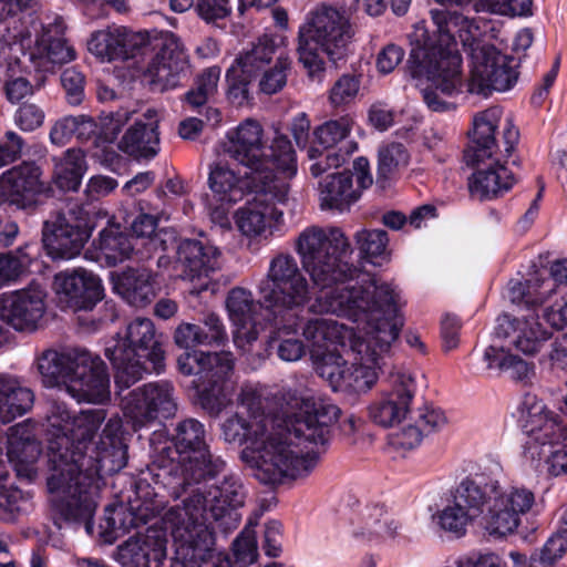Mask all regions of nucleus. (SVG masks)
Segmentation results:
<instances>
[{"label":"nucleus","instance_id":"43","mask_svg":"<svg viewBox=\"0 0 567 567\" xmlns=\"http://www.w3.org/2000/svg\"><path fill=\"white\" fill-rule=\"evenodd\" d=\"M442 6L464 8L474 2L476 12L503 17H523L532 13V0H434Z\"/></svg>","mask_w":567,"mask_h":567},{"label":"nucleus","instance_id":"30","mask_svg":"<svg viewBox=\"0 0 567 567\" xmlns=\"http://www.w3.org/2000/svg\"><path fill=\"white\" fill-rule=\"evenodd\" d=\"M43 189L41 169L34 163H23L0 177V200L19 208L29 207Z\"/></svg>","mask_w":567,"mask_h":567},{"label":"nucleus","instance_id":"33","mask_svg":"<svg viewBox=\"0 0 567 567\" xmlns=\"http://www.w3.org/2000/svg\"><path fill=\"white\" fill-rule=\"evenodd\" d=\"M159 117L154 109L146 110L118 142V148L131 157L152 158L159 151Z\"/></svg>","mask_w":567,"mask_h":567},{"label":"nucleus","instance_id":"53","mask_svg":"<svg viewBox=\"0 0 567 567\" xmlns=\"http://www.w3.org/2000/svg\"><path fill=\"white\" fill-rule=\"evenodd\" d=\"M150 395L147 394V384L131 391L122 400V410L124 415L132 421L134 426H144L148 424Z\"/></svg>","mask_w":567,"mask_h":567},{"label":"nucleus","instance_id":"28","mask_svg":"<svg viewBox=\"0 0 567 567\" xmlns=\"http://www.w3.org/2000/svg\"><path fill=\"white\" fill-rule=\"evenodd\" d=\"M167 538L162 529L150 527L118 546L116 558L125 567H163Z\"/></svg>","mask_w":567,"mask_h":567},{"label":"nucleus","instance_id":"58","mask_svg":"<svg viewBox=\"0 0 567 567\" xmlns=\"http://www.w3.org/2000/svg\"><path fill=\"white\" fill-rule=\"evenodd\" d=\"M308 157L312 161L309 169L313 177H318L331 168H338L344 162V157L339 152L323 150L315 144L309 147Z\"/></svg>","mask_w":567,"mask_h":567},{"label":"nucleus","instance_id":"11","mask_svg":"<svg viewBox=\"0 0 567 567\" xmlns=\"http://www.w3.org/2000/svg\"><path fill=\"white\" fill-rule=\"evenodd\" d=\"M105 355L116 370L115 385L120 390L130 388L143 378L146 371L143 360L152 362L156 372L162 371L164 367V350L155 326L148 318H136L131 321L124 336L105 349Z\"/></svg>","mask_w":567,"mask_h":567},{"label":"nucleus","instance_id":"61","mask_svg":"<svg viewBox=\"0 0 567 567\" xmlns=\"http://www.w3.org/2000/svg\"><path fill=\"white\" fill-rule=\"evenodd\" d=\"M195 9L205 22L216 25L231 13L230 0H196Z\"/></svg>","mask_w":567,"mask_h":567},{"label":"nucleus","instance_id":"54","mask_svg":"<svg viewBox=\"0 0 567 567\" xmlns=\"http://www.w3.org/2000/svg\"><path fill=\"white\" fill-rule=\"evenodd\" d=\"M361 80L354 74H342L333 83L328 93V101L332 107L351 104L360 92Z\"/></svg>","mask_w":567,"mask_h":567},{"label":"nucleus","instance_id":"22","mask_svg":"<svg viewBox=\"0 0 567 567\" xmlns=\"http://www.w3.org/2000/svg\"><path fill=\"white\" fill-rule=\"evenodd\" d=\"M47 291L39 284L0 295V318L19 332H34L43 327Z\"/></svg>","mask_w":567,"mask_h":567},{"label":"nucleus","instance_id":"3","mask_svg":"<svg viewBox=\"0 0 567 567\" xmlns=\"http://www.w3.org/2000/svg\"><path fill=\"white\" fill-rule=\"evenodd\" d=\"M285 419L271 415L266 425H255L250 446L244 447L243 462L264 484H281L308 476L318 464L329 440L330 425L341 410L330 403L289 394Z\"/></svg>","mask_w":567,"mask_h":567},{"label":"nucleus","instance_id":"13","mask_svg":"<svg viewBox=\"0 0 567 567\" xmlns=\"http://www.w3.org/2000/svg\"><path fill=\"white\" fill-rule=\"evenodd\" d=\"M528 440L524 455L538 472L558 476L567 472V451L561 442L563 427L544 404H535L526 420Z\"/></svg>","mask_w":567,"mask_h":567},{"label":"nucleus","instance_id":"34","mask_svg":"<svg viewBox=\"0 0 567 567\" xmlns=\"http://www.w3.org/2000/svg\"><path fill=\"white\" fill-rule=\"evenodd\" d=\"M145 33H133L122 27H109L92 34L87 45L96 56L112 61L128 58V48L146 42Z\"/></svg>","mask_w":567,"mask_h":567},{"label":"nucleus","instance_id":"63","mask_svg":"<svg viewBox=\"0 0 567 567\" xmlns=\"http://www.w3.org/2000/svg\"><path fill=\"white\" fill-rule=\"evenodd\" d=\"M44 111L34 103H23L14 113V123L23 132H33L42 126Z\"/></svg>","mask_w":567,"mask_h":567},{"label":"nucleus","instance_id":"2","mask_svg":"<svg viewBox=\"0 0 567 567\" xmlns=\"http://www.w3.org/2000/svg\"><path fill=\"white\" fill-rule=\"evenodd\" d=\"M400 292L383 280H368L319 296L310 306L315 313H330L362 324V336L350 341L352 359L326 352L316 362L317 373L336 392L365 393L379 379L403 328Z\"/></svg>","mask_w":567,"mask_h":567},{"label":"nucleus","instance_id":"45","mask_svg":"<svg viewBox=\"0 0 567 567\" xmlns=\"http://www.w3.org/2000/svg\"><path fill=\"white\" fill-rule=\"evenodd\" d=\"M271 415H254L245 419L239 414L227 417L221 424V436L228 443L250 446L255 425H266Z\"/></svg>","mask_w":567,"mask_h":567},{"label":"nucleus","instance_id":"1","mask_svg":"<svg viewBox=\"0 0 567 567\" xmlns=\"http://www.w3.org/2000/svg\"><path fill=\"white\" fill-rule=\"evenodd\" d=\"M105 420L103 409L73 413L63 402H52L48 409V489L59 527L60 522H84L90 533L102 474L116 473L126 465L127 451L118 416L110 417L99 441L93 442Z\"/></svg>","mask_w":567,"mask_h":567},{"label":"nucleus","instance_id":"27","mask_svg":"<svg viewBox=\"0 0 567 567\" xmlns=\"http://www.w3.org/2000/svg\"><path fill=\"white\" fill-rule=\"evenodd\" d=\"M226 307L235 326L234 342L246 350L247 346L257 340L261 330L258 321L261 305L254 299L250 290L236 287L228 292Z\"/></svg>","mask_w":567,"mask_h":567},{"label":"nucleus","instance_id":"31","mask_svg":"<svg viewBox=\"0 0 567 567\" xmlns=\"http://www.w3.org/2000/svg\"><path fill=\"white\" fill-rule=\"evenodd\" d=\"M216 247L198 239H182L176 247L175 267L183 280L205 279L218 267Z\"/></svg>","mask_w":567,"mask_h":567},{"label":"nucleus","instance_id":"18","mask_svg":"<svg viewBox=\"0 0 567 567\" xmlns=\"http://www.w3.org/2000/svg\"><path fill=\"white\" fill-rule=\"evenodd\" d=\"M91 236L86 216L79 205L58 212L44 221L42 240L53 258L71 259L78 256Z\"/></svg>","mask_w":567,"mask_h":567},{"label":"nucleus","instance_id":"32","mask_svg":"<svg viewBox=\"0 0 567 567\" xmlns=\"http://www.w3.org/2000/svg\"><path fill=\"white\" fill-rule=\"evenodd\" d=\"M502 114L499 107L493 106L474 115L472 130L468 132L470 142L464 151L466 163L491 158L492 155L503 151L496 140Z\"/></svg>","mask_w":567,"mask_h":567},{"label":"nucleus","instance_id":"35","mask_svg":"<svg viewBox=\"0 0 567 567\" xmlns=\"http://www.w3.org/2000/svg\"><path fill=\"white\" fill-rule=\"evenodd\" d=\"M276 41L272 37L264 34L244 49L228 68L237 76H246L255 81L266 66H269L276 54Z\"/></svg>","mask_w":567,"mask_h":567},{"label":"nucleus","instance_id":"47","mask_svg":"<svg viewBox=\"0 0 567 567\" xmlns=\"http://www.w3.org/2000/svg\"><path fill=\"white\" fill-rule=\"evenodd\" d=\"M220 74L221 70L219 66H210L203 70L195 78L193 87L185 93V102L193 109L205 105L217 94Z\"/></svg>","mask_w":567,"mask_h":567},{"label":"nucleus","instance_id":"21","mask_svg":"<svg viewBox=\"0 0 567 567\" xmlns=\"http://www.w3.org/2000/svg\"><path fill=\"white\" fill-rule=\"evenodd\" d=\"M426 33H429V37L424 42L431 49L422 61L421 72L442 94L454 96L461 91L462 86V58L457 50L460 43L446 45L441 42L439 35L434 32L432 21Z\"/></svg>","mask_w":567,"mask_h":567},{"label":"nucleus","instance_id":"10","mask_svg":"<svg viewBox=\"0 0 567 567\" xmlns=\"http://www.w3.org/2000/svg\"><path fill=\"white\" fill-rule=\"evenodd\" d=\"M225 153L250 169L251 182L279 178L275 174L276 169L285 178L292 177L297 171L296 154L290 141L286 136H279L268 147L261 124L252 118H246L228 132Z\"/></svg>","mask_w":567,"mask_h":567},{"label":"nucleus","instance_id":"64","mask_svg":"<svg viewBox=\"0 0 567 567\" xmlns=\"http://www.w3.org/2000/svg\"><path fill=\"white\" fill-rule=\"evenodd\" d=\"M414 421L422 433H429L442 429L446 424V416L440 408L424 404L417 409Z\"/></svg>","mask_w":567,"mask_h":567},{"label":"nucleus","instance_id":"8","mask_svg":"<svg viewBox=\"0 0 567 567\" xmlns=\"http://www.w3.org/2000/svg\"><path fill=\"white\" fill-rule=\"evenodd\" d=\"M38 371L45 386L64 385L78 402L103 404L111 398L105 363L86 350H44L38 357Z\"/></svg>","mask_w":567,"mask_h":567},{"label":"nucleus","instance_id":"6","mask_svg":"<svg viewBox=\"0 0 567 567\" xmlns=\"http://www.w3.org/2000/svg\"><path fill=\"white\" fill-rule=\"evenodd\" d=\"M173 443V449H165L157 456L153 471L157 482L175 496L188 485L215 477L225 467V462L209 452L205 427L195 419L177 423Z\"/></svg>","mask_w":567,"mask_h":567},{"label":"nucleus","instance_id":"51","mask_svg":"<svg viewBox=\"0 0 567 567\" xmlns=\"http://www.w3.org/2000/svg\"><path fill=\"white\" fill-rule=\"evenodd\" d=\"M567 551V532H558L529 557V567H555Z\"/></svg>","mask_w":567,"mask_h":567},{"label":"nucleus","instance_id":"9","mask_svg":"<svg viewBox=\"0 0 567 567\" xmlns=\"http://www.w3.org/2000/svg\"><path fill=\"white\" fill-rule=\"evenodd\" d=\"M354 37V29L344 11L328 4H319L306 17L299 28V61L311 78L324 71V53L330 61L343 60Z\"/></svg>","mask_w":567,"mask_h":567},{"label":"nucleus","instance_id":"42","mask_svg":"<svg viewBox=\"0 0 567 567\" xmlns=\"http://www.w3.org/2000/svg\"><path fill=\"white\" fill-rule=\"evenodd\" d=\"M97 249L109 265H116L128 259L137 247L118 226H110L100 233Z\"/></svg>","mask_w":567,"mask_h":567},{"label":"nucleus","instance_id":"23","mask_svg":"<svg viewBox=\"0 0 567 567\" xmlns=\"http://www.w3.org/2000/svg\"><path fill=\"white\" fill-rule=\"evenodd\" d=\"M554 293V282L535 274L525 282H513L508 296L514 303L542 307L544 321L554 330L561 331L567 327V297L550 303Z\"/></svg>","mask_w":567,"mask_h":567},{"label":"nucleus","instance_id":"49","mask_svg":"<svg viewBox=\"0 0 567 567\" xmlns=\"http://www.w3.org/2000/svg\"><path fill=\"white\" fill-rule=\"evenodd\" d=\"M353 120L348 116H340L330 120L316 127L313 131V143L323 150H332L351 133Z\"/></svg>","mask_w":567,"mask_h":567},{"label":"nucleus","instance_id":"25","mask_svg":"<svg viewBox=\"0 0 567 567\" xmlns=\"http://www.w3.org/2000/svg\"><path fill=\"white\" fill-rule=\"evenodd\" d=\"M538 318L539 315L535 311L517 317L502 315L496 320L495 338L505 340L508 347L517 351L534 354L549 338L548 331L542 326Z\"/></svg>","mask_w":567,"mask_h":567},{"label":"nucleus","instance_id":"12","mask_svg":"<svg viewBox=\"0 0 567 567\" xmlns=\"http://www.w3.org/2000/svg\"><path fill=\"white\" fill-rule=\"evenodd\" d=\"M265 307L280 320L284 327L291 312L310 301V285L297 260L289 254L276 255L269 264L266 277L259 285Z\"/></svg>","mask_w":567,"mask_h":567},{"label":"nucleus","instance_id":"37","mask_svg":"<svg viewBox=\"0 0 567 567\" xmlns=\"http://www.w3.org/2000/svg\"><path fill=\"white\" fill-rule=\"evenodd\" d=\"M30 59L35 66L44 72L52 71L55 65L69 63L75 59V51L65 39L53 34L47 29L37 39L30 52Z\"/></svg>","mask_w":567,"mask_h":567},{"label":"nucleus","instance_id":"19","mask_svg":"<svg viewBox=\"0 0 567 567\" xmlns=\"http://www.w3.org/2000/svg\"><path fill=\"white\" fill-rule=\"evenodd\" d=\"M483 487L481 475L463 478L452 492L449 503L435 515L440 528L456 538L464 536L467 527L485 515Z\"/></svg>","mask_w":567,"mask_h":567},{"label":"nucleus","instance_id":"55","mask_svg":"<svg viewBox=\"0 0 567 567\" xmlns=\"http://www.w3.org/2000/svg\"><path fill=\"white\" fill-rule=\"evenodd\" d=\"M362 535L365 533L369 536H382V535H392L396 526H392L393 522H389V516L383 506L373 505L368 506L362 512Z\"/></svg>","mask_w":567,"mask_h":567},{"label":"nucleus","instance_id":"50","mask_svg":"<svg viewBox=\"0 0 567 567\" xmlns=\"http://www.w3.org/2000/svg\"><path fill=\"white\" fill-rule=\"evenodd\" d=\"M233 384L200 383L198 384V402L210 415H218L231 399Z\"/></svg>","mask_w":567,"mask_h":567},{"label":"nucleus","instance_id":"20","mask_svg":"<svg viewBox=\"0 0 567 567\" xmlns=\"http://www.w3.org/2000/svg\"><path fill=\"white\" fill-rule=\"evenodd\" d=\"M373 183L369 161L358 157L352 171L330 174L319 184L320 207L323 210H349L359 200L362 192Z\"/></svg>","mask_w":567,"mask_h":567},{"label":"nucleus","instance_id":"62","mask_svg":"<svg viewBox=\"0 0 567 567\" xmlns=\"http://www.w3.org/2000/svg\"><path fill=\"white\" fill-rule=\"evenodd\" d=\"M236 559L245 565L254 564L258 557L256 533L252 528H245L234 542Z\"/></svg>","mask_w":567,"mask_h":567},{"label":"nucleus","instance_id":"24","mask_svg":"<svg viewBox=\"0 0 567 567\" xmlns=\"http://www.w3.org/2000/svg\"><path fill=\"white\" fill-rule=\"evenodd\" d=\"M392 389L368 405V416L381 427H392L405 419L416 393L414 377L404 371L391 374Z\"/></svg>","mask_w":567,"mask_h":567},{"label":"nucleus","instance_id":"4","mask_svg":"<svg viewBox=\"0 0 567 567\" xmlns=\"http://www.w3.org/2000/svg\"><path fill=\"white\" fill-rule=\"evenodd\" d=\"M244 501L240 480L229 475L207 491L197 488L182 504L171 507L163 517L175 543L169 567H202L215 545L208 517L224 530L236 528L240 522L237 509L244 505Z\"/></svg>","mask_w":567,"mask_h":567},{"label":"nucleus","instance_id":"39","mask_svg":"<svg viewBox=\"0 0 567 567\" xmlns=\"http://www.w3.org/2000/svg\"><path fill=\"white\" fill-rule=\"evenodd\" d=\"M53 183L64 192L78 190L84 174L87 171L86 155L83 150L72 147L60 156L52 158Z\"/></svg>","mask_w":567,"mask_h":567},{"label":"nucleus","instance_id":"36","mask_svg":"<svg viewBox=\"0 0 567 567\" xmlns=\"http://www.w3.org/2000/svg\"><path fill=\"white\" fill-rule=\"evenodd\" d=\"M34 403L33 392L18 378L0 373V423L7 424L25 414Z\"/></svg>","mask_w":567,"mask_h":567},{"label":"nucleus","instance_id":"41","mask_svg":"<svg viewBox=\"0 0 567 567\" xmlns=\"http://www.w3.org/2000/svg\"><path fill=\"white\" fill-rule=\"evenodd\" d=\"M303 337L313 346L323 348L329 344L343 343L357 336L352 328L333 319L313 318L307 321L302 329Z\"/></svg>","mask_w":567,"mask_h":567},{"label":"nucleus","instance_id":"17","mask_svg":"<svg viewBox=\"0 0 567 567\" xmlns=\"http://www.w3.org/2000/svg\"><path fill=\"white\" fill-rule=\"evenodd\" d=\"M155 53L143 73L154 91L176 89L190 74V59L182 41L173 33H162L154 40Z\"/></svg>","mask_w":567,"mask_h":567},{"label":"nucleus","instance_id":"56","mask_svg":"<svg viewBox=\"0 0 567 567\" xmlns=\"http://www.w3.org/2000/svg\"><path fill=\"white\" fill-rule=\"evenodd\" d=\"M409 163V154L404 146L399 143H391L379 151V174L386 178Z\"/></svg>","mask_w":567,"mask_h":567},{"label":"nucleus","instance_id":"5","mask_svg":"<svg viewBox=\"0 0 567 567\" xmlns=\"http://www.w3.org/2000/svg\"><path fill=\"white\" fill-rule=\"evenodd\" d=\"M430 18L441 42L446 45L461 43L470 53L468 93L487 96L493 90L505 92L514 86L518 79L515 59L503 54L493 44L482 42L476 19L446 8L431 9Z\"/></svg>","mask_w":567,"mask_h":567},{"label":"nucleus","instance_id":"48","mask_svg":"<svg viewBox=\"0 0 567 567\" xmlns=\"http://www.w3.org/2000/svg\"><path fill=\"white\" fill-rule=\"evenodd\" d=\"M174 389L167 382L147 383V394L150 395L148 423L158 417H169L175 414L177 404L174 399Z\"/></svg>","mask_w":567,"mask_h":567},{"label":"nucleus","instance_id":"52","mask_svg":"<svg viewBox=\"0 0 567 567\" xmlns=\"http://www.w3.org/2000/svg\"><path fill=\"white\" fill-rule=\"evenodd\" d=\"M291 60L287 55H278L274 65L265 68L259 80V90L268 95L276 94L287 84Z\"/></svg>","mask_w":567,"mask_h":567},{"label":"nucleus","instance_id":"26","mask_svg":"<svg viewBox=\"0 0 567 567\" xmlns=\"http://www.w3.org/2000/svg\"><path fill=\"white\" fill-rule=\"evenodd\" d=\"M42 453L37 439L35 424L31 420L12 425L8 430L7 457L17 475L29 481L37 476V463Z\"/></svg>","mask_w":567,"mask_h":567},{"label":"nucleus","instance_id":"59","mask_svg":"<svg viewBox=\"0 0 567 567\" xmlns=\"http://www.w3.org/2000/svg\"><path fill=\"white\" fill-rule=\"evenodd\" d=\"M355 241L361 252L370 257H381L386 254L389 238L382 229H362L357 233Z\"/></svg>","mask_w":567,"mask_h":567},{"label":"nucleus","instance_id":"60","mask_svg":"<svg viewBox=\"0 0 567 567\" xmlns=\"http://www.w3.org/2000/svg\"><path fill=\"white\" fill-rule=\"evenodd\" d=\"M29 505V497L14 487H0V516L11 520L17 514L25 512Z\"/></svg>","mask_w":567,"mask_h":567},{"label":"nucleus","instance_id":"44","mask_svg":"<svg viewBox=\"0 0 567 567\" xmlns=\"http://www.w3.org/2000/svg\"><path fill=\"white\" fill-rule=\"evenodd\" d=\"M484 359L489 369L506 371L518 381H526L534 374L533 365L509 353L504 347L489 346L484 352Z\"/></svg>","mask_w":567,"mask_h":567},{"label":"nucleus","instance_id":"29","mask_svg":"<svg viewBox=\"0 0 567 567\" xmlns=\"http://www.w3.org/2000/svg\"><path fill=\"white\" fill-rule=\"evenodd\" d=\"M54 288L60 298L75 310L91 309L103 297L101 280L82 268L58 274Z\"/></svg>","mask_w":567,"mask_h":567},{"label":"nucleus","instance_id":"14","mask_svg":"<svg viewBox=\"0 0 567 567\" xmlns=\"http://www.w3.org/2000/svg\"><path fill=\"white\" fill-rule=\"evenodd\" d=\"M485 498V529L489 535L506 537L522 525V518L536 507V493L523 483L502 485L482 476Z\"/></svg>","mask_w":567,"mask_h":567},{"label":"nucleus","instance_id":"38","mask_svg":"<svg viewBox=\"0 0 567 567\" xmlns=\"http://www.w3.org/2000/svg\"><path fill=\"white\" fill-rule=\"evenodd\" d=\"M114 290L130 305L145 307L155 297L154 277L147 269L128 268L115 278Z\"/></svg>","mask_w":567,"mask_h":567},{"label":"nucleus","instance_id":"15","mask_svg":"<svg viewBox=\"0 0 567 567\" xmlns=\"http://www.w3.org/2000/svg\"><path fill=\"white\" fill-rule=\"evenodd\" d=\"M251 200L238 208L234 221L239 233L250 240L267 239L272 228L284 224V213L275 204L287 198L289 185L285 178L259 179L251 182Z\"/></svg>","mask_w":567,"mask_h":567},{"label":"nucleus","instance_id":"16","mask_svg":"<svg viewBox=\"0 0 567 567\" xmlns=\"http://www.w3.org/2000/svg\"><path fill=\"white\" fill-rule=\"evenodd\" d=\"M518 130L507 121L503 130V151L476 163V171L468 178V190L478 200L493 199L504 195L515 184L514 174L507 168V159L518 142Z\"/></svg>","mask_w":567,"mask_h":567},{"label":"nucleus","instance_id":"7","mask_svg":"<svg viewBox=\"0 0 567 567\" xmlns=\"http://www.w3.org/2000/svg\"><path fill=\"white\" fill-rule=\"evenodd\" d=\"M293 248L300 258L302 269L309 275L315 287L320 289L315 300L332 290L349 287L368 280H380L369 277L354 282L357 269L344 260L350 251V243L343 231L337 227H306L295 239Z\"/></svg>","mask_w":567,"mask_h":567},{"label":"nucleus","instance_id":"46","mask_svg":"<svg viewBox=\"0 0 567 567\" xmlns=\"http://www.w3.org/2000/svg\"><path fill=\"white\" fill-rule=\"evenodd\" d=\"M234 369L235 360L230 352H206L199 375L200 383L231 384Z\"/></svg>","mask_w":567,"mask_h":567},{"label":"nucleus","instance_id":"40","mask_svg":"<svg viewBox=\"0 0 567 567\" xmlns=\"http://www.w3.org/2000/svg\"><path fill=\"white\" fill-rule=\"evenodd\" d=\"M214 198L221 205L230 206L244 196V183L227 163H215L208 177Z\"/></svg>","mask_w":567,"mask_h":567},{"label":"nucleus","instance_id":"57","mask_svg":"<svg viewBox=\"0 0 567 567\" xmlns=\"http://www.w3.org/2000/svg\"><path fill=\"white\" fill-rule=\"evenodd\" d=\"M19 248L14 252L0 254V286L16 280L30 264V256Z\"/></svg>","mask_w":567,"mask_h":567}]
</instances>
